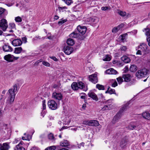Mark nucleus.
I'll return each instance as SVG.
<instances>
[{
	"label": "nucleus",
	"mask_w": 150,
	"mask_h": 150,
	"mask_svg": "<svg viewBox=\"0 0 150 150\" xmlns=\"http://www.w3.org/2000/svg\"><path fill=\"white\" fill-rule=\"evenodd\" d=\"M17 91V86L16 84L14 85L13 88L9 90V96L6 102L7 105L10 106L13 103Z\"/></svg>",
	"instance_id": "f257e3e1"
},
{
	"label": "nucleus",
	"mask_w": 150,
	"mask_h": 150,
	"mask_svg": "<svg viewBox=\"0 0 150 150\" xmlns=\"http://www.w3.org/2000/svg\"><path fill=\"white\" fill-rule=\"evenodd\" d=\"M148 46L145 44L142 43L141 44L137 47L138 50L137 52V54L140 55H144L148 54L150 51L147 49Z\"/></svg>",
	"instance_id": "f03ea898"
},
{
	"label": "nucleus",
	"mask_w": 150,
	"mask_h": 150,
	"mask_svg": "<svg viewBox=\"0 0 150 150\" xmlns=\"http://www.w3.org/2000/svg\"><path fill=\"white\" fill-rule=\"evenodd\" d=\"M129 103H127L125 105H123L120 108L119 113H118L114 117L113 119V121L115 122H117L121 117V113L123 111L125 110L127 108L128 106L129 105Z\"/></svg>",
	"instance_id": "7ed1b4c3"
},
{
	"label": "nucleus",
	"mask_w": 150,
	"mask_h": 150,
	"mask_svg": "<svg viewBox=\"0 0 150 150\" xmlns=\"http://www.w3.org/2000/svg\"><path fill=\"white\" fill-rule=\"evenodd\" d=\"M148 72V70L146 69H144L139 70L136 74V76L138 78H141L144 77Z\"/></svg>",
	"instance_id": "20e7f679"
},
{
	"label": "nucleus",
	"mask_w": 150,
	"mask_h": 150,
	"mask_svg": "<svg viewBox=\"0 0 150 150\" xmlns=\"http://www.w3.org/2000/svg\"><path fill=\"white\" fill-rule=\"evenodd\" d=\"M48 106L52 110H55L57 108V103L54 100H49L48 102Z\"/></svg>",
	"instance_id": "39448f33"
},
{
	"label": "nucleus",
	"mask_w": 150,
	"mask_h": 150,
	"mask_svg": "<svg viewBox=\"0 0 150 150\" xmlns=\"http://www.w3.org/2000/svg\"><path fill=\"white\" fill-rule=\"evenodd\" d=\"M8 27V23L6 20L2 19L0 21V28L3 31H5Z\"/></svg>",
	"instance_id": "423d86ee"
},
{
	"label": "nucleus",
	"mask_w": 150,
	"mask_h": 150,
	"mask_svg": "<svg viewBox=\"0 0 150 150\" xmlns=\"http://www.w3.org/2000/svg\"><path fill=\"white\" fill-rule=\"evenodd\" d=\"M52 98L57 100H60L63 98V96L62 93L56 91L53 93Z\"/></svg>",
	"instance_id": "0eeeda50"
},
{
	"label": "nucleus",
	"mask_w": 150,
	"mask_h": 150,
	"mask_svg": "<svg viewBox=\"0 0 150 150\" xmlns=\"http://www.w3.org/2000/svg\"><path fill=\"white\" fill-rule=\"evenodd\" d=\"M19 58L18 57H15L13 55L8 54L4 56V59L9 62H11L13 61L14 59L17 60Z\"/></svg>",
	"instance_id": "6e6552de"
},
{
	"label": "nucleus",
	"mask_w": 150,
	"mask_h": 150,
	"mask_svg": "<svg viewBox=\"0 0 150 150\" xmlns=\"http://www.w3.org/2000/svg\"><path fill=\"white\" fill-rule=\"evenodd\" d=\"M88 78L90 81L94 83H97L98 81L97 75L96 74L89 75Z\"/></svg>",
	"instance_id": "1a4fd4ad"
},
{
	"label": "nucleus",
	"mask_w": 150,
	"mask_h": 150,
	"mask_svg": "<svg viewBox=\"0 0 150 150\" xmlns=\"http://www.w3.org/2000/svg\"><path fill=\"white\" fill-rule=\"evenodd\" d=\"M64 52L67 54L69 55L73 51V49L71 47L67 46L64 48Z\"/></svg>",
	"instance_id": "9d476101"
},
{
	"label": "nucleus",
	"mask_w": 150,
	"mask_h": 150,
	"mask_svg": "<svg viewBox=\"0 0 150 150\" xmlns=\"http://www.w3.org/2000/svg\"><path fill=\"white\" fill-rule=\"evenodd\" d=\"M10 147L8 143L6 142L3 144H0V150H8Z\"/></svg>",
	"instance_id": "9b49d317"
},
{
	"label": "nucleus",
	"mask_w": 150,
	"mask_h": 150,
	"mask_svg": "<svg viewBox=\"0 0 150 150\" xmlns=\"http://www.w3.org/2000/svg\"><path fill=\"white\" fill-rule=\"evenodd\" d=\"M77 30L78 32L81 34H84L86 31V28L85 26H81L79 25L77 27Z\"/></svg>",
	"instance_id": "f8f14e48"
},
{
	"label": "nucleus",
	"mask_w": 150,
	"mask_h": 150,
	"mask_svg": "<svg viewBox=\"0 0 150 150\" xmlns=\"http://www.w3.org/2000/svg\"><path fill=\"white\" fill-rule=\"evenodd\" d=\"M22 43V41L19 39L13 40L12 42V45L15 47L21 46Z\"/></svg>",
	"instance_id": "ddd939ff"
},
{
	"label": "nucleus",
	"mask_w": 150,
	"mask_h": 150,
	"mask_svg": "<svg viewBox=\"0 0 150 150\" xmlns=\"http://www.w3.org/2000/svg\"><path fill=\"white\" fill-rule=\"evenodd\" d=\"M122 77L124 79V81L128 82L131 80L132 76L129 74H126L123 75Z\"/></svg>",
	"instance_id": "4468645a"
},
{
	"label": "nucleus",
	"mask_w": 150,
	"mask_h": 150,
	"mask_svg": "<svg viewBox=\"0 0 150 150\" xmlns=\"http://www.w3.org/2000/svg\"><path fill=\"white\" fill-rule=\"evenodd\" d=\"M105 73L107 74L115 75L118 73L113 68H110L107 70Z\"/></svg>",
	"instance_id": "2eb2a0df"
},
{
	"label": "nucleus",
	"mask_w": 150,
	"mask_h": 150,
	"mask_svg": "<svg viewBox=\"0 0 150 150\" xmlns=\"http://www.w3.org/2000/svg\"><path fill=\"white\" fill-rule=\"evenodd\" d=\"M88 96L92 98L93 99L96 101L98 100V98L96 95L92 91H90L88 93Z\"/></svg>",
	"instance_id": "dca6fc26"
},
{
	"label": "nucleus",
	"mask_w": 150,
	"mask_h": 150,
	"mask_svg": "<svg viewBox=\"0 0 150 150\" xmlns=\"http://www.w3.org/2000/svg\"><path fill=\"white\" fill-rule=\"evenodd\" d=\"M3 50L5 52H11L13 49L8 45H4L3 46Z\"/></svg>",
	"instance_id": "f3484780"
},
{
	"label": "nucleus",
	"mask_w": 150,
	"mask_h": 150,
	"mask_svg": "<svg viewBox=\"0 0 150 150\" xmlns=\"http://www.w3.org/2000/svg\"><path fill=\"white\" fill-rule=\"evenodd\" d=\"M128 142V140L126 137L123 138L121 140L120 145V146L124 148V147L126 145L127 143Z\"/></svg>",
	"instance_id": "a211bd4d"
},
{
	"label": "nucleus",
	"mask_w": 150,
	"mask_h": 150,
	"mask_svg": "<svg viewBox=\"0 0 150 150\" xmlns=\"http://www.w3.org/2000/svg\"><path fill=\"white\" fill-rule=\"evenodd\" d=\"M23 142H21L17 145L14 148V150H25V149L22 146Z\"/></svg>",
	"instance_id": "6ab92c4d"
},
{
	"label": "nucleus",
	"mask_w": 150,
	"mask_h": 150,
	"mask_svg": "<svg viewBox=\"0 0 150 150\" xmlns=\"http://www.w3.org/2000/svg\"><path fill=\"white\" fill-rule=\"evenodd\" d=\"M99 125L98 122L96 120H91L90 123V126H97Z\"/></svg>",
	"instance_id": "aec40b11"
},
{
	"label": "nucleus",
	"mask_w": 150,
	"mask_h": 150,
	"mask_svg": "<svg viewBox=\"0 0 150 150\" xmlns=\"http://www.w3.org/2000/svg\"><path fill=\"white\" fill-rule=\"evenodd\" d=\"M143 117L148 120H150V114L148 112H145L142 113Z\"/></svg>",
	"instance_id": "412c9836"
},
{
	"label": "nucleus",
	"mask_w": 150,
	"mask_h": 150,
	"mask_svg": "<svg viewBox=\"0 0 150 150\" xmlns=\"http://www.w3.org/2000/svg\"><path fill=\"white\" fill-rule=\"evenodd\" d=\"M90 22L94 23H96L98 22V18L96 17H93L88 19Z\"/></svg>",
	"instance_id": "4be33fe9"
},
{
	"label": "nucleus",
	"mask_w": 150,
	"mask_h": 150,
	"mask_svg": "<svg viewBox=\"0 0 150 150\" xmlns=\"http://www.w3.org/2000/svg\"><path fill=\"white\" fill-rule=\"evenodd\" d=\"M121 59L125 63H128L130 61V59L125 56L122 57Z\"/></svg>",
	"instance_id": "5701e85b"
},
{
	"label": "nucleus",
	"mask_w": 150,
	"mask_h": 150,
	"mask_svg": "<svg viewBox=\"0 0 150 150\" xmlns=\"http://www.w3.org/2000/svg\"><path fill=\"white\" fill-rule=\"evenodd\" d=\"M112 106L110 105H106L104 106L102 109L101 110L102 111H104L108 110H110L112 108Z\"/></svg>",
	"instance_id": "b1692460"
},
{
	"label": "nucleus",
	"mask_w": 150,
	"mask_h": 150,
	"mask_svg": "<svg viewBox=\"0 0 150 150\" xmlns=\"http://www.w3.org/2000/svg\"><path fill=\"white\" fill-rule=\"evenodd\" d=\"M23 51L22 48L21 47H16L15 49L14 52L17 54H20Z\"/></svg>",
	"instance_id": "393cba45"
},
{
	"label": "nucleus",
	"mask_w": 150,
	"mask_h": 150,
	"mask_svg": "<svg viewBox=\"0 0 150 150\" xmlns=\"http://www.w3.org/2000/svg\"><path fill=\"white\" fill-rule=\"evenodd\" d=\"M137 69V67L135 65H132L129 68V70L132 72H135Z\"/></svg>",
	"instance_id": "a878e982"
},
{
	"label": "nucleus",
	"mask_w": 150,
	"mask_h": 150,
	"mask_svg": "<svg viewBox=\"0 0 150 150\" xmlns=\"http://www.w3.org/2000/svg\"><path fill=\"white\" fill-rule=\"evenodd\" d=\"M111 59V56L108 54L106 55L103 59V60L104 61H109Z\"/></svg>",
	"instance_id": "bb28decb"
},
{
	"label": "nucleus",
	"mask_w": 150,
	"mask_h": 150,
	"mask_svg": "<svg viewBox=\"0 0 150 150\" xmlns=\"http://www.w3.org/2000/svg\"><path fill=\"white\" fill-rule=\"evenodd\" d=\"M71 87L72 89L76 90L78 89L77 83L73 82L71 85Z\"/></svg>",
	"instance_id": "cd10ccee"
},
{
	"label": "nucleus",
	"mask_w": 150,
	"mask_h": 150,
	"mask_svg": "<svg viewBox=\"0 0 150 150\" xmlns=\"http://www.w3.org/2000/svg\"><path fill=\"white\" fill-rule=\"evenodd\" d=\"M80 34L76 32H74L70 35L71 38H79Z\"/></svg>",
	"instance_id": "c85d7f7f"
},
{
	"label": "nucleus",
	"mask_w": 150,
	"mask_h": 150,
	"mask_svg": "<svg viewBox=\"0 0 150 150\" xmlns=\"http://www.w3.org/2000/svg\"><path fill=\"white\" fill-rule=\"evenodd\" d=\"M67 43L68 45H73L74 44V42L73 40L71 38H69L67 40Z\"/></svg>",
	"instance_id": "c756f323"
},
{
	"label": "nucleus",
	"mask_w": 150,
	"mask_h": 150,
	"mask_svg": "<svg viewBox=\"0 0 150 150\" xmlns=\"http://www.w3.org/2000/svg\"><path fill=\"white\" fill-rule=\"evenodd\" d=\"M60 145L62 146H67L69 145V143L67 141L64 140L61 142Z\"/></svg>",
	"instance_id": "7c9ffc66"
},
{
	"label": "nucleus",
	"mask_w": 150,
	"mask_h": 150,
	"mask_svg": "<svg viewBox=\"0 0 150 150\" xmlns=\"http://www.w3.org/2000/svg\"><path fill=\"white\" fill-rule=\"evenodd\" d=\"M122 24H121L117 27L114 28L112 30V32L113 33H116L120 30V27H122Z\"/></svg>",
	"instance_id": "2f4dec72"
},
{
	"label": "nucleus",
	"mask_w": 150,
	"mask_h": 150,
	"mask_svg": "<svg viewBox=\"0 0 150 150\" xmlns=\"http://www.w3.org/2000/svg\"><path fill=\"white\" fill-rule=\"evenodd\" d=\"M110 82L112 83L111 84L112 87H115L117 86V83L115 79H111L110 80Z\"/></svg>",
	"instance_id": "473e14b6"
},
{
	"label": "nucleus",
	"mask_w": 150,
	"mask_h": 150,
	"mask_svg": "<svg viewBox=\"0 0 150 150\" xmlns=\"http://www.w3.org/2000/svg\"><path fill=\"white\" fill-rule=\"evenodd\" d=\"M78 86V88L83 89L85 87L84 84L81 82L77 83Z\"/></svg>",
	"instance_id": "72a5a7b5"
},
{
	"label": "nucleus",
	"mask_w": 150,
	"mask_h": 150,
	"mask_svg": "<svg viewBox=\"0 0 150 150\" xmlns=\"http://www.w3.org/2000/svg\"><path fill=\"white\" fill-rule=\"evenodd\" d=\"M117 13L122 17H124L126 15V13L125 11H123L120 10H118Z\"/></svg>",
	"instance_id": "f704fd0d"
},
{
	"label": "nucleus",
	"mask_w": 150,
	"mask_h": 150,
	"mask_svg": "<svg viewBox=\"0 0 150 150\" xmlns=\"http://www.w3.org/2000/svg\"><path fill=\"white\" fill-rule=\"evenodd\" d=\"M96 88H98L99 90H105L104 86L103 85L99 84H96Z\"/></svg>",
	"instance_id": "c9c22d12"
},
{
	"label": "nucleus",
	"mask_w": 150,
	"mask_h": 150,
	"mask_svg": "<svg viewBox=\"0 0 150 150\" xmlns=\"http://www.w3.org/2000/svg\"><path fill=\"white\" fill-rule=\"evenodd\" d=\"M123 78L122 76H119L116 79L119 84H121L123 82Z\"/></svg>",
	"instance_id": "e433bc0d"
},
{
	"label": "nucleus",
	"mask_w": 150,
	"mask_h": 150,
	"mask_svg": "<svg viewBox=\"0 0 150 150\" xmlns=\"http://www.w3.org/2000/svg\"><path fill=\"white\" fill-rule=\"evenodd\" d=\"M49 139L53 141L55 140V138L53 135L52 133H50L48 134V136Z\"/></svg>",
	"instance_id": "4c0bfd02"
},
{
	"label": "nucleus",
	"mask_w": 150,
	"mask_h": 150,
	"mask_svg": "<svg viewBox=\"0 0 150 150\" xmlns=\"http://www.w3.org/2000/svg\"><path fill=\"white\" fill-rule=\"evenodd\" d=\"M145 30V34L147 36H150V29L148 28H146L144 29V30Z\"/></svg>",
	"instance_id": "58836bf2"
},
{
	"label": "nucleus",
	"mask_w": 150,
	"mask_h": 150,
	"mask_svg": "<svg viewBox=\"0 0 150 150\" xmlns=\"http://www.w3.org/2000/svg\"><path fill=\"white\" fill-rule=\"evenodd\" d=\"M56 149V146H53L47 147L46 148L45 150H55Z\"/></svg>",
	"instance_id": "ea45409f"
},
{
	"label": "nucleus",
	"mask_w": 150,
	"mask_h": 150,
	"mask_svg": "<svg viewBox=\"0 0 150 150\" xmlns=\"http://www.w3.org/2000/svg\"><path fill=\"white\" fill-rule=\"evenodd\" d=\"M108 93L110 94H114L116 95V96H118V95L115 93V89L110 88L109 89Z\"/></svg>",
	"instance_id": "a19ab883"
},
{
	"label": "nucleus",
	"mask_w": 150,
	"mask_h": 150,
	"mask_svg": "<svg viewBox=\"0 0 150 150\" xmlns=\"http://www.w3.org/2000/svg\"><path fill=\"white\" fill-rule=\"evenodd\" d=\"M9 28L11 29H15L16 25L14 23H12L9 24Z\"/></svg>",
	"instance_id": "79ce46f5"
},
{
	"label": "nucleus",
	"mask_w": 150,
	"mask_h": 150,
	"mask_svg": "<svg viewBox=\"0 0 150 150\" xmlns=\"http://www.w3.org/2000/svg\"><path fill=\"white\" fill-rule=\"evenodd\" d=\"M15 20L16 22L18 23L22 21V18L20 16H17L15 18Z\"/></svg>",
	"instance_id": "37998d69"
},
{
	"label": "nucleus",
	"mask_w": 150,
	"mask_h": 150,
	"mask_svg": "<svg viewBox=\"0 0 150 150\" xmlns=\"http://www.w3.org/2000/svg\"><path fill=\"white\" fill-rule=\"evenodd\" d=\"M127 49V47L125 46L122 45L120 47L121 50L124 52L126 51Z\"/></svg>",
	"instance_id": "c03bdc74"
},
{
	"label": "nucleus",
	"mask_w": 150,
	"mask_h": 150,
	"mask_svg": "<svg viewBox=\"0 0 150 150\" xmlns=\"http://www.w3.org/2000/svg\"><path fill=\"white\" fill-rule=\"evenodd\" d=\"M42 64L44 65L47 67H50V63L45 61H43L42 62Z\"/></svg>",
	"instance_id": "a18cd8bd"
},
{
	"label": "nucleus",
	"mask_w": 150,
	"mask_h": 150,
	"mask_svg": "<svg viewBox=\"0 0 150 150\" xmlns=\"http://www.w3.org/2000/svg\"><path fill=\"white\" fill-rule=\"evenodd\" d=\"M67 21V19H65L64 20H61L60 21L58 22V24L59 25H61L64 23L66 22Z\"/></svg>",
	"instance_id": "49530a36"
},
{
	"label": "nucleus",
	"mask_w": 150,
	"mask_h": 150,
	"mask_svg": "<svg viewBox=\"0 0 150 150\" xmlns=\"http://www.w3.org/2000/svg\"><path fill=\"white\" fill-rule=\"evenodd\" d=\"M90 120H86L83 121L82 124L86 125H88L90 126Z\"/></svg>",
	"instance_id": "de8ad7c7"
},
{
	"label": "nucleus",
	"mask_w": 150,
	"mask_h": 150,
	"mask_svg": "<svg viewBox=\"0 0 150 150\" xmlns=\"http://www.w3.org/2000/svg\"><path fill=\"white\" fill-rule=\"evenodd\" d=\"M64 2L66 4L68 5H70L73 3L72 0H66Z\"/></svg>",
	"instance_id": "09e8293b"
},
{
	"label": "nucleus",
	"mask_w": 150,
	"mask_h": 150,
	"mask_svg": "<svg viewBox=\"0 0 150 150\" xmlns=\"http://www.w3.org/2000/svg\"><path fill=\"white\" fill-rule=\"evenodd\" d=\"M110 9V8L108 6L102 7L101 8V9L103 11H106L107 10H109Z\"/></svg>",
	"instance_id": "8fccbe9b"
},
{
	"label": "nucleus",
	"mask_w": 150,
	"mask_h": 150,
	"mask_svg": "<svg viewBox=\"0 0 150 150\" xmlns=\"http://www.w3.org/2000/svg\"><path fill=\"white\" fill-rule=\"evenodd\" d=\"M42 110H43L46 109L45 101L44 100L42 101Z\"/></svg>",
	"instance_id": "3c124183"
},
{
	"label": "nucleus",
	"mask_w": 150,
	"mask_h": 150,
	"mask_svg": "<svg viewBox=\"0 0 150 150\" xmlns=\"http://www.w3.org/2000/svg\"><path fill=\"white\" fill-rule=\"evenodd\" d=\"M41 38L40 36H37L35 37L33 39V41H35L36 40H39L41 39Z\"/></svg>",
	"instance_id": "603ef678"
},
{
	"label": "nucleus",
	"mask_w": 150,
	"mask_h": 150,
	"mask_svg": "<svg viewBox=\"0 0 150 150\" xmlns=\"http://www.w3.org/2000/svg\"><path fill=\"white\" fill-rule=\"evenodd\" d=\"M5 11V9L2 8H0V16Z\"/></svg>",
	"instance_id": "864d4df0"
},
{
	"label": "nucleus",
	"mask_w": 150,
	"mask_h": 150,
	"mask_svg": "<svg viewBox=\"0 0 150 150\" xmlns=\"http://www.w3.org/2000/svg\"><path fill=\"white\" fill-rule=\"evenodd\" d=\"M136 127V126L131 125H129V129L132 130L135 128Z\"/></svg>",
	"instance_id": "5fc2aeb1"
},
{
	"label": "nucleus",
	"mask_w": 150,
	"mask_h": 150,
	"mask_svg": "<svg viewBox=\"0 0 150 150\" xmlns=\"http://www.w3.org/2000/svg\"><path fill=\"white\" fill-rule=\"evenodd\" d=\"M129 70L128 67L127 66H126L123 69L124 72H127Z\"/></svg>",
	"instance_id": "6e6d98bb"
},
{
	"label": "nucleus",
	"mask_w": 150,
	"mask_h": 150,
	"mask_svg": "<svg viewBox=\"0 0 150 150\" xmlns=\"http://www.w3.org/2000/svg\"><path fill=\"white\" fill-rule=\"evenodd\" d=\"M126 35V34H124V35H121V38H120L122 40H124L125 38V37Z\"/></svg>",
	"instance_id": "4d7b16f0"
},
{
	"label": "nucleus",
	"mask_w": 150,
	"mask_h": 150,
	"mask_svg": "<svg viewBox=\"0 0 150 150\" xmlns=\"http://www.w3.org/2000/svg\"><path fill=\"white\" fill-rule=\"evenodd\" d=\"M67 122H66V121H65V122H64L63 123V124L64 125H68L69 124V123H70V120H69V119H67Z\"/></svg>",
	"instance_id": "13d9d810"
},
{
	"label": "nucleus",
	"mask_w": 150,
	"mask_h": 150,
	"mask_svg": "<svg viewBox=\"0 0 150 150\" xmlns=\"http://www.w3.org/2000/svg\"><path fill=\"white\" fill-rule=\"evenodd\" d=\"M80 128V127H75L74 128H71V129L75 131H76L77 130H79L78 128Z\"/></svg>",
	"instance_id": "bf43d9fd"
},
{
	"label": "nucleus",
	"mask_w": 150,
	"mask_h": 150,
	"mask_svg": "<svg viewBox=\"0 0 150 150\" xmlns=\"http://www.w3.org/2000/svg\"><path fill=\"white\" fill-rule=\"evenodd\" d=\"M50 58L55 61H58L57 59L55 57H50Z\"/></svg>",
	"instance_id": "052dcab7"
},
{
	"label": "nucleus",
	"mask_w": 150,
	"mask_h": 150,
	"mask_svg": "<svg viewBox=\"0 0 150 150\" xmlns=\"http://www.w3.org/2000/svg\"><path fill=\"white\" fill-rule=\"evenodd\" d=\"M22 41L23 43H26L27 42V38L25 37L22 38Z\"/></svg>",
	"instance_id": "680f3d73"
},
{
	"label": "nucleus",
	"mask_w": 150,
	"mask_h": 150,
	"mask_svg": "<svg viewBox=\"0 0 150 150\" xmlns=\"http://www.w3.org/2000/svg\"><path fill=\"white\" fill-rule=\"evenodd\" d=\"M30 150H39V148L37 147H34L31 148Z\"/></svg>",
	"instance_id": "e2e57ef3"
},
{
	"label": "nucleus",
	"mask_w": 150,
	"mask_h": 150,
	"mask_svg": "<svg viewBox=\"0 0 150 150\" xmlns=\"http://www.w3.org/2000/svg\"><path fill=\"white\" fill-rule=\"evenodd\" d=\"M147 41L148 42V45L150 47V37L147 38Z\"/></svg>",
	"instance_id": "0e129e2a"
},
{
	"label": "nucleus",
	"mask_w": 150,
	"mask_h": 150,
	"mask_svg": "<svg viewBox=\"0 0 150 150\" xmlns=\"http://www.w3.org/2000/svg\"><path fill=\"white\" fill-rule=\"evenodd\" d=\"M66 8L65 6L62 7H58V9H59V10L64 9H65V8Z\"/></svg>",
	"instance_id": "69168bd1"
},
{
	"label": "nucleus",
	"mask_w": 150,
	"mask_h": 150,
	"mask_svg": "<svg viewBox=\"0 0 150 150\" xmlns=\"http://www.w3.org/2000/svg\"><path fill=\"white\" fill-rule=\"evenodd\" d=\"M59 18V17L58 16H57V15L55 16L54 17V19L55 20H58Z\"/></svg>",
	"instance_id": "338daca9"
},
{
	"label": "nucleus",
	"mask_w": 150,
	"mask_h": 150,
	"mask_svg": "<svg viewBox=\"0 0 150 150\" xmlns=\"http://www.w3.org/2000/svg\"><path fill=\"white\" fill-rule=\"evenodd\" d=\"M86 104H84L82 105V108L83 109H85V108L86 107Z\"/></svg>",
	"instance_id": "774afa93"
}]
</instances>
